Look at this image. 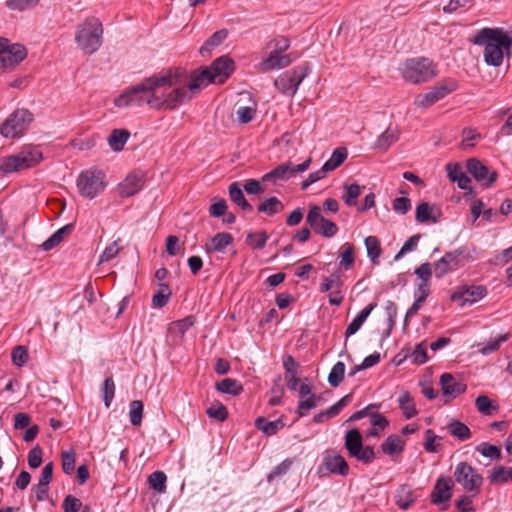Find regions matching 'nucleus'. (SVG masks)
Returning a JSON list of instances; mask_svg holds the SVG:
<instances>
[{
  "label": "nucleus",
  "mask_w": 512,
  "mask_h": 512,
  "mask_svg": "<svg viewBox=\"0 0 512 512\" xmlns=\"http://www.w3.org/2000/svg\"><path fill=\"white\" fill-rule=\"evenodd\" d=\"M184 84L176 76L175 71H163L125 89L114 99V105L118 108H127L146 104L156 110H174L189 101V95L183 88Z\"/></svg>",
  "instance_id": "obj_1"
},
{
  "label": "nucleus",
  "mask_w": 512,
  "mask_h": 512,
  "mask_svg": "<svg viewBox=\"0 0 512 512\" xmlns=\"http://www.w3.org/2000/svg\"><path fill=\"white\" fill-rule=\"evenodd\" d=\"M233 70L234 61L227 56H221L214 60L210 66H204L194 70L189 76L181 69L174 71L176 76L185 83L183 88L187 91L190 100L195 93L199 92L208 84L224 83Z\"/></svg>",
  "instance_id": "obj_2"
},
{
  "label": "nucleus",
  "mask_w": 512,
  "mask_h": 512,
  "mask_svg": "<svg viewBox=\"0 0 512 512\" xmlns=\"http://www.w3.org/2000/svg\"><path fill=\"white\" fill-rule=\"evenodd\" d=\"M471 41L475 45L484 47L483 58L489 66L499 67L505 55L510 57L512 37L502 28H483Z\"/></svg>",
  "instance_id": "obj_3"
},
{
  "label": "nucleus",
  "mask_w": 512,
  "mask_h": 512,
  "mask_svg": "<svg viewBox=\"0 0 512 512\" xmlns=\"http://www.w3.org/2000/svg\"><path fill=\"white\" fill-rule=\"evenodd\" d=\"M103 27L95 17H89L77 25L75 41L85 54L95 53L102 45Z\"/></svg>",
  "instance_id": "obj_4"
},
{
  "label": "nucleus",
  "mask_w": 512,
  "mask_h": 512,
  "mask_svg": "<svg viewBox=\"0 0 512 512\" xmlns=\"http://www.w3.org/2000/svg\"><path fill=\"white\" fill-rule=\"evenodd\" d=\"M405 81L421 84L432 80L437 75L436 65L428 58L416 57L407 59L401 68Z\"/></svg>",
  "instance_id": "obj_5"
},
{
  "label": "nucleus",
  "mask_w": 512,
  "mask_h": 512,
  "mask_svg": "<svg viewBox=\"0 0 512 512\" xmlns=\"http://www.w3.org/2000/svg\"><path fill=\"white\" fill-rule=\"evenodd\" d=\"M42 154L37 149H24L18 154L0 158V170L5 173L17 172L39 163Z\"/></svg>",
  "instance_id": "obj_6"
},
{
  "label": "nucleus",
  "mask_w": 512,
  "mask_h": 512,
  "mask_svg": "<svg viewBox=\"0 0 512 512\" xmlns=\"http://www.w3.org/2000/svg\"><path fill=\"white\" fill-rule=\"evenodd\" d=\"M77 187L83 197L93 199L106 187L105 173L95 168L85 170L77 179Z\"/></svg>",
  "instance_id": "obj_7"
},
{
  "label": "nucleus",
  "mask_w": 512,
  "mask_h": 512,
  "mask_svg": "<svg viewBox=\"0 0 512 512\" xmlns=\"http://www.w3.org/2000/svg\"><path fill=\"white\" fill-rule=\"evenodd\" d=\"M33 120V114L27 109H16L0 125V134L5 138H17L24 134Z\"/></svg>",
  "instance_id": "obj_8"
},
{
  "label": "nucleus",
  "mask_w": 512,
  "mask_h": 512,
  "mask_svg": "<svg viewBox=\"0 0 512 512\" xmlns=\"http://www.w3.org/2000/svg\"><path fill=\"white\" fill-rule=\"evenodd\" d=\"M454 478L455 481L468 492L478 493L483 484L482 475L466 462H459L455 466Z\"/></svg>",
  "instance_id": "obj_9"
},
{
  "label": "nucleus",
  "mask_w": 512,
  "mask_h": 512,
  "mask_svg": "<svg viewBox=\"0 0 512 512\" xmlns=\"http://www.w3.org/2000/svg\"><path fill=\"white\" fill-rule=\"evenodd\" d=\"M457 88L458 82L456 80L445 79L439 82L429 92L417 95L415 98V105L423 108L429 107L443 99L451 92L457 90Z\"/></svg>",
  "instance_id": "obj_10"
},
{
  "label": "nucleus",
  "mask_w": 512,
  "mask_h": 512,
  "mask_svg": "<svg viewBox=\"0 0 512 512\" xmlns=\"http://www.w3.org/2000/svg\"><path fill=\"white\" fill-rule=\"evenodd\" d=\"M308 67H295L290 71L284 72L275 81V87L282 93L294 95L301 82L308 75Z\"/></svg>",
  "instance_id": "obj_11"
},
{
  "label": "nucleus",
  "mask_w": 512,
  "mask_h": 512,
  "mask_svg": "<svg viewBox=\"0 0 512 512\" xmlns=\"http://www.w3.org/2000/svg\"><path fill=\"white\" fill-rule=\"evenodd\" d=\"M27 56L22 44H11L8 39L0 38V66L4 69L13 68Z\"/></svg>",
  "instance_id": "obj_12"
},
{
  "label": "nucleus",
  "mask_w": 512,
  "mask_h": 512,
  "mask_svg": "<svg viewBox=\"0 0 512 512\" xmlns=\"http://www.w3.org/2000/svg\"><path fill=\"white\" fill-rule=\"evenodd\" d=\"M306 223L317 233L323 237L331 238L338 232L337 225L324 218L321 214V208L317 205L310 207L306 216Z\"/></svg>",
  "instance_id": "obj_13"
},
{
  "label": "nucleus",
  "mask_w": 512,
  "mask_h": 512,
  "mask_svg": "<svg viewBox=\"0 0 512 512\" xmlns=\"http://www.w3.org/2000/svg\"><path fill=\"white\" fill-rule=\"evenodd\" d=\"M464 248L445 253V255L434 264V273L437 278H442L446 274L457 270L463 266L467 255Z\"/></svg>",
  "instance_id": "obj_14"
},
{
  "label": "nucleus",
  "mask_w": 512,
  "mask_h": 512,
  "mask_svg": "<svg viewBox=\"0 0 512 512\" xmlns=\"http://www.w3.org/2000/svg\"><path fill=\"white\" fill-rule=\"evenodd\" d=\"M311 164V159L305 160L303 163L298 165H293L292 162L288 161L281 165H278L276 168L271 170L270 172L263 175L262 180L264 182L272 181H285L290 179L297 173H302L306 171Z\"/></svg>",
  "instance_id": "obj_15"
},
{
  "label": "nucleus",
  "mask_w": 512,
  "mask_h": 512,
  "mask_svg": "<svg viewBox=\"0 0 512 512\" xmlns=\"http://www.w3.org/2000/svg\"><path fill=\"white\" fill-rule=\"evenodd\" d=\"M467 170L484 187H490L498 176L496 171H489L488 167L476 158L467 161Z\"/></svg>",
  "instance_id": "obj_16"
},
{
  "label": "nucleus",
  "mask_w": 512,
  "mask_h": 512,
  "mask_svg": "<svg viewBox=\"0 0 512 512\" xmlns=\"http://www.w3.org/2000/svg\"><path fill=\"white\" fill-rule=\"evenodd\" d=\"M453 486L454 484L451 478L445 476L439 477L430 495L431 502L435 505L448 502L452 497Z\"/></svg>",
  "instance_id": "obj_17"
},
{
  "label": "nucleus",
  "mask_w": 512,
  "mask_h": 512,
  "mask_svg": "<svg viewBox=\"0 0 512 512\" xmlns=\"http://www.w3.org/2000/svg\"><path fill=\"white\" fill-rule=\"evenodd\" d=\"M293 62L290 54L280 55L276 52H270L269 56L257 65L260 72H269L275 69L288 67Z\"/></svg>",
  "instance_id": "obj_18"
},
{
  "label": "nucleus",
  "mask_w": 512,
  "mask_h": 512,
  "mask_svg": "<svg viewBox=\"0 0 512 512\" xmlns=\"http://www.w3.org/2000/svg\"><path fill=\"white\" fill-rule=\"evenodd\" d=\"M487 290L484 286H463L452 295V300H462L461 305L475 303L485 297Z\"/></svg>",
  "instance_id": "obj_19"
},
{
  "label": "nucleus",
  "mask_w": 512,
  "mask_h": 512,
  "mask_svg": "<svg viewBox=\"0 0 512 512\" xmlns=\"http://www.w3.org/2000/svg\"><path fill=\"white\" fill-rule=\"evenodd\" d=\"M440 385L444 396L456 398L460 394L464 393L467 389V385L457 380L452 374L444 373L440 377Z\"/></svg>",
  "instance_id": "obj_20"
},
{
  "label": "nucleus",
  "mask_w": 512,
  "mask_h": 512,
  "mask_svg": "<svg viewBox=\"0 0 512 512\" xmlns=\"http://www.w3.org/2000/svg\"><path fill=\"white\" fill-rule=\"evenodd\" d=\"M326 469L333 474L346 476L349 473V466L343 456L335 451H327L324 456Z\"/></svg>",
  "instance_id": "obj_21"
},
{
  "label": "nucleus",
  "mask_w": 512,
  "mask_h": 512,
  "mask_svg": "<svg viewBox=\"0 0 512 512\" xmlns=\"http://www.w3.org/2000/svg\"><path fill=\"white\" fill-rule=\"evenodd\" d=\"M440 216L441 211L434 204L431 205L427 202H420L416 207L415 219L419 223H436Z\"/></svg>",
  "instance_id": "obj_22"
},
{
  "label": "nucleus",
  "mask_w": 512,
  "mask_h": 512,
  "mask_svg": "<svg viewBox=\"0 0 512 512\" xmlns=\"http://www.w3.org/2000/svg\"><path fill=\"white\" fill-rule=\"evenodd\" d=\"M142 188V176L137 173L129 174L119 185V195L123 198L130 197Z\"/></svg>",
  "instance_id": "obj_23"
},
{
  "label": "nucleus",
  "mask_w": 512,
  "mask_h": 512,
  "mask_svg": "<svg viewBox=\"0 0 512 512\" xmlns=\"http://www.w3.org/2000/svg\"><path fill=\"white\" fill-rule=\"evenodd\" d=\"M446 171L448 178L452 182H456L458 187L462 190L470 189V178L463 172V169L459 163H448L446 165Z\"/></svg>",
  "instance_id": "obj_24"
},
{
  "label": "nucleus",
  "mask_w": 512,
  "mask_h": 512,
  "mask_svg": "<svg viewBox=\"0 0 512 512\" xmlns=\"http://www.w3.org/2000/svg\"><path fill=\"white\" fill-rule=\"evenodd\" d=\"M233 236L227 232H220L213 236L208 243L205 244L207 253L223 252L227 246L232 244Z\"/></svg>",
  "instance_id": "obj_25"
},
{
  "label": "nucleus",
  "mask_w": 512,
  "mask_h": 512,
  "mask_svg": "<svg viewBox=\"0 0 512 512\" xmlns=\"http://www.w3.org/2000/svg\"><path fill=\"white\" fill-rule=\"evenodd\" d=\"M377 307V303H370L364 309H362L358 315L352 320V322L347 326L345 331V336L348 338L354 335L366 321L371 312Z\"/></svg>",
  "instance_id": "obj_26"
},
{
  "label": "nucleus",
  "mask_w": 512,
  "mask_h": 512,
  "mask_svg": "<svg viewBox=\"0 0 512 512\" xmlns=\"http://www.w3.org/2000/svg\"><path fill=\"white\" fill-rule=\"evenodd\" d=\"M129 137L130 132L127 129H113L107 138V142L114 152H120L123 150Z\"/></svg>",
  "instance_id": "obj_27"
},
{
  "label": "nucleus",
  "mask_w": 512,
  "mask_h": 512,
  "mask_svg": "<svg viewBox=\"0 0 512 512\" xmlns=\"http://www.w3.org/2000/svg\"><path fill=\"white\" fill-rule=\"evenodd\" d=\"M363 446L361 433L357 429H351L345 437V448L351 457L358 456Z\"/></svg>",
  "instance_id": "obj_28"
},
{
  "label": "nucleus",
  "mask_w": 512,
  "mask_h": 512,
  "mask_svg": "<svg viewBox=\"0 0 512 512\" xmlns=\"http://www.w3.org/2000/svg\"><path fill=\"white\" fill-rule=\"evenodd\" d=\"M229 196L232 202L246 212L253 210L252 205L246 200L242 189L237 182H233L229 186Z\"/></svg>",
  "instance_id": "obj_29"
},
{
  "label": "nucleus",
  "mask_w": 512,
  "mask_h": 512,
  "mask_svg": "<svg viewBox=\"0 0 512 512\" xmlns=\"http://www.w3.org/2000/svg\"><path fill=\"white\" fill-rule=\"evenodd\" d=\"M405 445V441L398 435H390L387 439L381 444L382 451L390 456L394 454H399L403 451Z\"/></svg>",
  "instance_id": "obj_30"
},
{
  "label": "nucleus",
  "mask_w": 512,
  "mask_h": 512,
  "mask_svg": "<svg viewBox=\"0 0 512 512\" xmlns=\"http://www.w3.org/2000/svg\"><path fill=\"white\" fill-rule=\"evenodd\" d=\"M255 426L264 434L271 436L276 434L280 429H282L284 427V423L280 418L275 421H268L264 417H258L255 420Z\"/></svg>",
  "instance_id": "obj_31"
},
{
  "label": "nucleus",
  "mask_w": 512,
  "mask_h": 512,
  "mask_svg": "<svg viewBox=\"0 0 512 512\" xmlns=\"http://www.w3.org/2000/svg\"><path fill=\"white\" fill-rule=\"evenodd\" d=\"M258 212L273 216L280 213L284 209L283 203L275 196L269 197L261 202L258 207Z\"/></svg>",
  "instance_id": "obj_32"
},
{
  "label": "nucleus",
  "mask_w": 512,
  "mask_h": 512,
  "mask_svg": "<svg viewBox=\"0 0 512 512\" xmlns=\"http://www.w3.org/2000/svg\"><path fill=\"white\" fill-rule=\"evenodd\" d=\"M395 501L401 509H408L415 502L411 488L408 485H402L396 492Z\"/></svg>",
  "instance_id": "obj_33"
},
{
  "label": "nucleus",
  "mask_w": 512,
  "mask_h": 512,
  "mask_svg": "<svg viewBox=\"0 0 512 512\" xmlns=\"http://www.w3.org/2000/svg\"><path fill=\"white\" fill-rule=\"evenodd\" d=\"M475 406L478 412L485 416H491L499 410L498 404L486 395L478 396L475 399Z\"/></svg>",
  "instance_id": "obj_34"
},
{
  "label": "nucleus",
  "mask_w": 512,
  "mask_h": 512,
  "mask_svg": "<svg viewBox=\"0 0 512 512\" xmlns=\"http://www.w3.org/2000/svg\"><path fill=\"white\" fill-rule=\"evenodd\" d=\"M399 139V132L397 129L387 128L377 139L375 147L380 150H387L392 144Z\"/></svg>",
  "instance_id": "obj_35"
},
{
  "label": "nucleus",
  "mask_w": 512,
  "mask_h": 512,
  "mask_svg": "<svg viewBox=\"0 0 512 512\" xmlns=\"http://www.w3.org/2000/svg\"><path fill=\"white\" fill-rule=\"evenodd\" d=\"M216 389L221 393L233 396L239 395L243 391L242 385L236 379L232 378H225L216 383Z\"/></svg>",
  "instance_id": "obj_36"
},
{
  "label": "nucleus",
  "mask_w": 512,
  "mask_h": 512,
  "mask_svg": "<svg viewBox=\"0 0 512 512\" xmlns=\"http://www.w3.org/2000/svg\"><path fill=\"white\" fill-rule=\"evenodd\" d=\"M398 403L406 419H411L417 415L414 400L409 392L405 391L399 397Z\"/></svg>",
  "instance_id": "obj_37"
},
{
  "label": "nucleus",
  "mask_w": 512,
  "mask_h": 512,
  "mask_svg": "<svg viewBox=\"0 0 512 512\" xmlns=\"http://www.w3.org/2000/svg\"><path fill=\"white\" fill-rule=\"evenodd\" d=\"M344 193L342 195V199L347 206H355L357 204V199L362 193V188L357 183L347 184L344 186Z\"/></svg>",
  "instance_id": "obj_38"
},
{
  "label": "nucleus",
  "mask_w": 512,
  "mask_h": 512,
  "mask_svg": "<svg viewBox=\"0 0 512 512\" xmlns=\"http://www.w3.org/2000/svg\"><path fill=\"white\" fill-rule=\"evenodd\" d=\"M194 325V317L188 316L184 319L171 323L169 333L178 339H181L186 331Z\"/></svg>",
  "instance_id": "obj_39"
},
{
  "label": "nucleus",
  "mask_w": 512,
  "mask_h": 512,
  "mask_svg": "<svg viewBox=\"0 0 512 512\" xmlns=\"http://www.w3.org/2000/svg\"><path fill=\"white\" fill-rule=\"evenodd\" d=\"M347 156L348 152L345 147L336 148L329 160L324 163V170L333 171L338 168L347 159Z\"/></svg>",
  "instance_id": "obj_40"
},
{
  "label": "nucleus",
  "mask_w": 512,
  "mask_h": 512,
  "mask_svg": "<svg viewBox=\"0 0 512 512\" xmlns=\"http://www.w3.org/2000/svg\"><path fill=\"white\" fill-rule=\"evenodd\" d=\"M447 428L450 434L460 441L468 440L471 437V432L468 426L460 421L454 420L450 422Z\"/></svg>",
  "instance_id": "obj_41"
},
{
  "label": "nucleus",
  "mask_w": 512,
  "mask_h": 512,
  "mask_svg": "<svg viewBox=\"0 0 512 512\" xmlns=\"http://www.w3.org/2000/svg\"><path fill=\"white\" fill-rule=\"evenodd\" d=\"M228 36V31L222 29L213 33V35L204 43L200 48V53L204 55L206 52L209 53L213 48L220 45Z\"/></svg>",
  "instance_id": "obj_42"
},
{
  "label": "nucleus",
  "mask_w": 512,
  "mask_h": 512,
  "mask_svg": "<svg viewBox=\"0 0 512 512\" xmlns=\"http://www.w3.org/2000/svg\"><path fill=\"white\" fill-rule=\"evenodd\" d=\"M491 484H501L512 481V467L499 466L489 476Z\"/></svg>",
  "instance_id": "obj_43"
},
{
  "label": "nucleus",
  "mask_w": 512,
  "mask_h": 512,
  "mask_svg": "<svg viewBox=\"0 0 512 512\" xmlns=\"http://www.w3.org/2000/svg\"><path fill=\"white\" fill-rule=\"evenodd\" d=\"M167 476L162 471H155L148 477V483L157 493H164L166 491Z\"/></svg>",
  "instance_id": "obj_44"
},
{
  "label": "nucleus",
  "mask_w": 512,
  "mask_h": 512,
  "mask_svg": "<svg viewBox=\"0 0 512 512\" xmlns=\"http://www.w3.org/2000/svg\"><path fill=\"white\" fill-rule=\"evenodd\" d=\"M355 262L354 248L351 244H344L343 251L339 255V267L349 270L353 267Z\"/></svg>",
  "instance_id": "obj_45"
},
{
  "label": "nucleus",
  "mask_w": 512,
  "mask_h": 512,
  "mask_svg": "<svg viewBox=\"0 0 512 512\" xmlns=\"http://www.w3.org/2000/svg\"><path fill=\"white\" fill-rule=\"evenodd\" d=\"M364 243L368 257L371 259L372 263H377V259L381 255V247L378 238L375 236H368L365 238Z\"/></svg>",
  "instance_id": "obj_46"
},
{
  "label": "nucleus",
  "mask_w": 512,
  "mask_h": 512,
  "mask_svg": "<svg viewBox=\"0 0 512 512\" xmlns=\"http://www.w3.org/2000/svg\"><path fill=\"white\" fill-rule=\"evenodd\" d=\"M171 296L170 288L167 284H160L158 291L152 297V304L156 308H162L167 303Z\"/></svg>",
  "instance_id": "obj_47"
},
{
  "label": "nucleus",
  "mask_w": 512,
  "mask_h": 512,
  "mask_svg": "<svg viewBox=\"0 0 512 512\" xmlns=\"http://www.w3.org/2000/svg\"><path fill=\"white\" fill-rule=\"evenodd\" d=\"M344 374L345 364L341 361L336 362L328 375V383L332 387H338L344 379Z\"/></svg>",
  "instance_id": "obj_48"
},
{
  "label": "nucleus",
  "mask_w": 512,
  "mask_h": 512,
  "mask_svg": "<svg viewBox=\"0 0 512 512\" xmlns=\"http://www.w3.org/2000/svg\"><path fill=\"white\" fill-rule=\"evenodd\" d=\"M509 338L510 333L499 335L497 338L489 340L485 345L479 348V352L482 355H489L497 351L500 348L501 344L509 340Z\"/></svg>",
  "instance_id": "obj_49"
},
{
  "label": "nucleus",
  "mask_w": 512,
  "mask_h": 512,
  "mask_svg": "<svg viewBox=\"0 0 512 512\" xmlns=\"http://www.w3.org/2000/svg\"><path fill=\"white\" fill-rule=\"evenodd\" d=\"M143 403L139 400H134L129 404V418L133 426H139L142 422Z\"/></svg>",
  "instance_id": "obj_50"
},
{
  "label": "nucleus",
  "mask_w": 512,
  "mask_h": 512,
  "mask_svg": "<svg viewBox=\"0 0 512 512\" xmlns=\"http://www.w3.org/2000/svg\"><path fill=\"white\" fill-rule=\"evenodd\" d=\"M267 239L268 236L265 231L255 233L249 232L247 234L246 242L253 249H262L265 246Z\"/></svg>",
  "instance_id": "obj_51"
},
{
  "label": "nucleus",
  "mask_w": 512,
  "mask_h": 512,
  "mask_svg": "<svg viewBox=\"0 0 512 512\" xmlns=\"http://www.w3.org/2000/svg\"><path fill=\"white\" fill-rule=\"evenodd\" d=\"M101 391L104 404L106 408H109L115 395V383L112 377H108L104 380Z\"/></svg>",
  "instance_id": "obj_52"
},
{
  "label": "nucleus",
  "mask_w": 512,
  "mask_h": 512,
  "mask_svg": "<svg viewBox=\"0 0 512 512\" xmlns=\"http://www.w3.org/2000/svg\"><path fill=\"white\" fill-rule=\"evenodd\" d=\"M292 464L293 460L290 458L283 460L280 464L274 467V469L268 474V482H272L275 478L286 475L289 472Z\"/></svg>",
  "instance_id": "obj_53"
},
{
  "label": "nucleus",
  "mask_w": 512,
  "mask_h": 512,
  "mask_svg": "<svg viewBox=\"0 0 512 512\" xmlns=\"http://www.w3.org/2000/svg\"><path fill=\"white\" fill-rule=\"evenodd\" d=\"M119 242V240L113 241L104 249V251L100 255L98 264L109 262L119 254L120 250L122 249L120 247Z\"/></svg>",
  "instance_id": "obj_54"
},
{
  "label": "nucleus",
  "mask_w": 512,
  "mask_h": 512,
  "mask_svg": "<svg viewBox=\"0 0 512 512\" xmlns=\"http://www.w3.org/2000/svg\"><path fill=\"white\" fill-rule=\"evenodd\" d=\"M476 450L485 457L496 460L501 459V450L498 446L482 443L476 447Z\"/></svg>",
  "instance_id": "obj_55"
},
{
  "label": "nucleus",
  "mask_w": 512,
  "mask_h": 512,
  "mask_svg": "<svg viewBox=\"0 0 512 512\" xmlns=\"http://www.w3.org/2000/svg\"><path fill=\"white\" fill-rule=\"evenodd\" d=\"M320 400V396L311 394L307 399H304L299 402L297 413L299 414L300 417L306 415V411L315 408Z\"/></svg>",
  "instance_id": "obj_56"
},
{
  "label": "nucleus",
  "mask_w": 512,
  "mask_h": 512,
  "mask_svg": "<svg viewBox=\"0 0 512 512\" xmlns=\"http://www.w3.org/2000/svg\"><path fill=\"white\" fill-rule=\"evenodd\" d=\"M206 413L207 415L210 417V418H213V419H216L218 420L219 422H223L227 419L228 417V412H227V409L226 407L221 404V403H217L215 405H212L211 407H209L207 410H206Z\"/></svg>",
  "instance_id": "obj_57"
},
{
  "label": "nucleus",
  "mask_w": 512,
  "mask_h": 512,
  "mask_svg": "<svg viewBox=\"0 0 512 512\" xmlns=\"http://www.w3.org/2000/svg\"><path fill=\"white\" fill-rule=\"evenodd\" d=\"M410 357L414 363L424 364L428 360L426 343L417 344Z\"/></svg>",
  "instance_id": "obj_58"
},
{
  "label": "nucleus",
  "mask_w": 512,
  "mask_h": 512,
  "mask_svg": "<svg viewBox=\"0 0 512 512\" xmlns=\"http://www.w3.org/2000/svg\"><path fill=\"white\" fill-rule=\"evenodd\" d=\"M12 362L18 367H22L28 360V351L24 346H16L11 354Z\"/></svg>",
  "instance_id": "obj_59"
},
{
  "label": "nucleus",
  "mask_w": 512,
  "mask_h": 512,
  "mask_svg": "<svg viewBox=\"0 0 512 512\" xmlns=\"http://www.w3.org/2000/svg\"><path fill=\"white\" fill-rule=\"evenodd\" d=\"M82 507V502L79 498L73 495H67L63 501V512H78Z\"/></svg>",
  "instance_id": "obj_60"
},
{
  "label": "nucleus",
  "mask_w": 512,
  "mask_h": 512,
  "mask_svg": "<svg viewBox=\"0 0 512 512\" xmlns=\"http://www.w3.org/2000/svg\"><path fill=\"white\" fill-rule=\"evenodd\" d=\"M42 449L39 445L32 448L28 454V465L32 469L38 468L42 463Z\"/></svg>",
  "instance_id": "obj_61"
},
{
  "label": "nucleus",
  "mask_w": 512,
  "mask_h": 512,
  "mask_svg": "<svg viewBox=\"0 0 512 512\" xmlns=\"http://www.w3.org/2000/svg\"><path fill=\"white\" fill-rule=\"evenodd\" d=\"M342 286V281L340 276L337 274H332L330 277H324L323 282L320 286L321 292H327L332 288H340Z\"/></svg>",
  "instance_id": "obj_62"
},
{
  "label": "nucleus",
  "mask_w": 512,
  "mask_h": 512,
  "mask_svg": "<svg viewBox=\"0 0 512 512\" xmlns=\"http://www.w3.org/2000/svg\"><path fill=\"white\" fill-rule=\"evenodd\" d=\"M480 138L481 134L477 132L475 129H464L462 145L464 148L473 147L475 145V141Z\"/></svg>",
  "instance_id": "obj_63"
},
{
  "label": "nucleus",
  "mask_w": 512,
  "mask_h": 512,
  "mask_svg": "<svg viewBox=\"0 0 512 512\" xmlns=\"http://www.w3.org/2000/svg\"><path fill=\"white\" fill-rule=\"evenodd\" d=\"M393 210L399 214H406L411 209V201L407 197H398L393 200Z\"/></svg>",
  "instance_id": "obj_64"
}]
</instances>
